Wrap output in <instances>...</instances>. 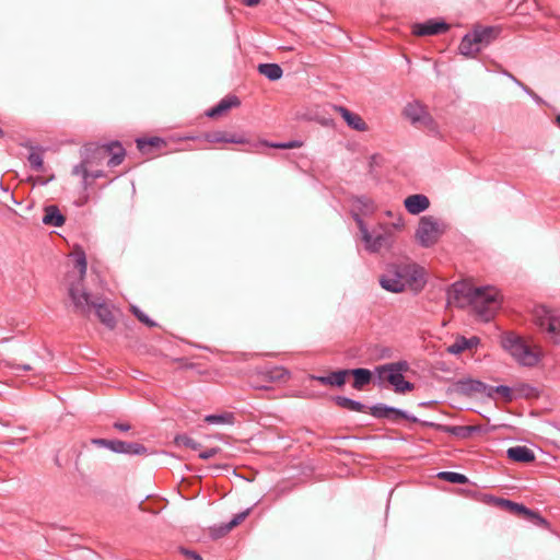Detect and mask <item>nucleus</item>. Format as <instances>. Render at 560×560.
I'll return each mask as SVG.
<instances>
[{"label": "nucleus", "instance_id": "f257e3e1", "mask_svg": "<svg viewBox=\"0 0 560 560\" xmlns=\"http://www.w3.org/2000/svg\"><path fill=\"white\" fill-rule=\"evenodd\" d=\"M447 294L448 300L459 306L470 304L483 322L491 320L500 307L499 294L494 288H474L464 281H457L451 285Z\"/></svg>", "mask_w": 560, "mask_h": 560}, {"label": "nucleus", "instance_id": "f03ea898", "mask_svg": "<svg viewBox=\"0 0 560 560\" xmlns=\"http://www.w3.org/2000/svg\"><path fill=\"white\" fill-rule=\"evenodd\" d=\"M378 282L387 292L401 293L410 290L418 294L427 284L425 270L412 261L390 262L386 265Z\"/></svg>", "mask_w": 560, "mask_h": 560}, {"label": "nucleus", "instance_id": "7ed1b4c3", "mask_svg": "<svg viewBox=\"0 0 560 560\" xmlns=\"http://www.w3.org/2000/svg\"><path fill=\"white\" fill-rule=\"evenodd\" d=\"M501 346L523 366L532 368L539 362V354L533 351L524 339L515 332L503 334Z\"/></svg>", "mask_w": 560, "mask_h": 560}, {"label": "nucleus", "instance_id": "20e7f679", "mask_svg": "<svg viewBox=\"0 0 560 560\" xmlns=\"http://www.w3.org/2000/svg\"><path fill=\"white\" fill-rule=\"evenodd\" d=\"M500 34L497 26H476L471 32L467 33L459 44L462 55L472 57L480 51L481 46L492 43Z\"/></svg>", "mask_w": 560, "mask_h": 560}, {"label": "nucleus", "instance_id": "39448f33", "mask_svg": "<svg viewBox=\"0 0 560 560\" xmlns=\"http://www.w3.org/2000/svg\"><path fill=\"white\" fill-rule=\"evenodd\" d=\"M352 219L358 225L361 234V240L364 243V247L369 253H377L383 247H390L393 244V235L390 233H380L374 235L371 233L359 213H353Z\"/></svg>", "mask_w": 560, "mask_h": 560}, {"label": "nucleus", "instance_id": "423d86ee", "mask_svg": "<svg viewBox=\"0 0 560 560\" xmlns=\"http://www.w3.org/2000/svg\"><path fill=\"white\" fill-rule=\"evenodd\" d=\"M535 320L555 342H560V311L539 306L535 310Z\"/></svg>", "mask_w": 560, "mask_h": 560}, {"label": "nucleus", "instance_id": "0eeeda50", "mask_svg": "<svg viewBox=\"0 0 560 560\" xmlns=\"http://www.w3.org/2000/svg\"><path fill=\"white\" fill-rule=\"evenodd\" d=\"M91 443L98 447L108 448L116 454L130 456H141L148 454V448L143 444L137 442H125L121 440L95 438L91 440Z\"/></svg>", "mask_w": 560, "mask_h": 560}, {"label": "nucleus", "instance_id": "6e6552de", "mask_svg": "<svg viewBox=\"0 0 560 560\" xmlns=\"http://www.w3.org/2000/svg\"><path fill=\"white\" fill-rule=\"evenodd\" d=\"M442 233L439 221L432 215H424L419 221L416 238L422 247L428 248L438 242Z\"/></svg>", "mask_w": 560, "mask_h": 560}, {"label": "nucleus", "instance_id": "1a4fd4ad", "mask_svg": "<svg viewBox=\"0 0 560 560\" xmlns=\"http://www.w3.org/2000/svg\"><path fill=\"white\" fill-rule=\"evenodd\" d=\"M369 412L372 417H374L376 419L388 420L393 423H398L399 420H401V419L413 422V423H419V424H421V421H422L419 418H417L416 416L409 413L408 411H406L404 409L388 406L383 402H377V404L371 406L369 408Z\"/></svg>", "mask_w": 560, "mask_h": 560}, {"label": "nucleus", "instance_id": "9d476101", "mask_svg": "<svg viewBox=\"0 0 560 560\" xmlns=\"http://www.w3.org/2000/svg\"><path fill=\"white\" fill-rule=\"evenodd\" d=\"M409 370L410 364L406 360H400L377 365L374 372L381 382L386 381L394 387L400 380L405 378L404 374Z\"/></svg>", "mask_w": 560, "mask_h": 560}, {"label": "nucleus", "instance_id": "9b49d317", "mask_svg": "<svg viewBox=\"0 0 560 560\" xmlns=\"http://www.w3.org/2000/svg\"><path fill=\"white\" fill-rule=\"evenodd\" d=\"M409 370L410 364L406 360H400L377 365L374 372L381 382L386 381L394 387L400 380L405 378L404 374Z\"/></svg>", "mask_w": 560, "mask_h": 560}, {"label": "nucleus", "instance_id": "f8f14e48", "mask_svg": "<svg viewBox=\"0 0 560 560\" xmlns=\"http://www.w3.org/2000/svg\"><path fill=\"white\" fill-rule=\"evenodd\" d=\"M404 115L412 125H422L429 129L436 127L433 117L419 101L408 103L404 108Z\"/></svg>", "mask_w": 560, "mask_h": 560}, {"label": "nucleus", "instance_id": "ddd939ff", "mask_svg": "<svg viewBox=\"0 0 560 560\" xmlns=\"http://www.w3.org/2000/svg\"><path fill=\"white\" fill-rule=\"evenodd\" d=\"M482 502L489 505H493L503 510H506L513 514L526 516L534 515V511L528 509L522 503H516L511 500L504 498H498L491 494H485L482 498Z\"/></svg>", "mask_w": 560, "mask_h": 560}, {"label": "nucleus", "instance_id": "4468645a", "mask_svg": "<svg viewBox=\"0 0 560 560\" xmlns=\"http://www.w3.org/2000/svg\"><path fill=\"white\" fill-rule=\"evenodd\" d=\"M421 425L452 434L459 439H469L472 433L480 431V428L476 425H446L432 421H421Z\"/></svg>", "mask_w": 560, "mask_h": 560}, {"label": "nucleus", "instance_id": "2eb2a0df", "mask_svg": "<svg viewBox=\"0 0 560 560\" xmlns=\"http://www.w3.org/2000/svg\"><path fill=\"white\" fill-rule=\"evenodd\" d=\"M450 25L443 20L430 19L412 25V33L417 36H432L447 32Z\"/></svg>", "mask_w": 560, "mask_h": 560}, {"label": "nucleus", "instance_id": "dca6fc26", "mask_svg": "<svg viewBox=\"0 0 560 560\" xmlns=\"http://www.w3.org/2000/svg\"><path fill=\"white\" fill-rule=\"evenodd\" d=\"M69 296L73 303L75 312L82 315H88L91 312L93 304H95V302L91 301L90 294L85 290L80 289L74 284L69 288Z\"/></svg>", "mask_w": 560, "mask_h": 560}, {"label": "nucleus", "instance_id": "f3484780", "mask_svg": "<svg viewBox=\"0 0 560 560\" xmlns=\"http://www.w3.org/2000/svg\"><path fill=\"white\" fill-rule=\"evenodd\" d=\"M100 145L104 150L105 158L110 156L107 161L109 167H116L124 162L126 150L119 141H110Z\"/></svg>", "mask_w": 560, "mask_h": 560}, {"label": "nucleus", "instance_id": "a211bd4d", "mask_svg": "<svg viewBox=\"0 0 560 560\" xmlns=\"http://www.w3.org/2000/svg\"><path fill=\"white\" fill-rule=\"evenodd\" d=\"M457 390L466 396L481 394L488 397L489 385L474 378H464L457 382Z\"/></svg>", "mask_w": 560, "mask_h": 560}, {"label": "nucleus", "instance_id": "6ab92c4d", "mask_svg": "<svg viewBox=\"0 0 560 560\" xmlns=\"http://www.w3.org/2000/svg\"><path fill=\"white\" fill-rule=\"evenodd\" d=\"M348 377V369H341L330 372L327 375H312L313 381L318 382L322 385L332 386L341 388L346 384Z\"/></svg>", "mask_w": 560, "mask_h": 560}, {"label": "nucleus", "instance_id": "aec40b11", "mask_svg": "<svg viewBox=\"0 0 560 560\" xmlns=\"http://www.w3.org/2000/svg\"><path fill=\"white\" fill-rule=\"evenodd\" d=\"M81 159L85 161L89 166L100 165L105 160L104 150L97 143H88L83 145L80 151Z\"/></svg>", "mask_w": 560, "mask_h": 560}, {"label": "nucleus", "instance_id": "412c9836", "mask_svg": "<svg viewBox=\"0 0 560 560\" xmlns=\"http://www.w3.org/2000/svg\"><path fill=\"white\" fill-rule=\"evenodd\" d=\"M404 206L410 214H419L430 207V200L425 195L415 194L404 200Z\"/></svg>", "mask_w": 560, "mask_h": 560}, {"label": "nucleus", "instance_id": "4be33fe9", "mask_svg": "<svg viewBox=\"0 0 560 560\" xmlns=\"http://www.w3.org/2000/svg\"><path fill=\"white\" fill-rule=\"evenodd\" d=\"M348 376L353 377V382L351 384L352 388L355 390H362L372 382L373 373L365 368H355L348 369Z\"/></svg>", "mask_w": 560, "mask_h": 560}, {"label": "nucleus", "instance_id": "5701e85b", "mask_svg": "<svg viewBox=\"0 0 560 560\" xmlns=\"http://www.w3.org/2000/svg\"><path fill=\"white\" fill-rule=\"evenodd\" d=\"M335 109L341 115L348 127L357 131L368 130V125L360 115L352 113L343 106H335Z\"/></svg>", "mask_w": 560, "mask_h": 560}, {"label": "nucleus", "instance_id": "b1692460", "mask_svg": "<svg viewBox=\"0 0 560 560\" xmlns=\"http://www.w3.org/2000/svg\"><path fill=\"white\" fill-rule=\"evenodd\" d=\"M44 212L43 224L54 228H60L65 224L66 218L56 205L45 206Z\"/></svg>", "mask_w": 560, "mask_h": 560}, {"label": "nucleus", "instance_id": "393cba45", "mask_svg": "<svg viewBox=\"0 0 560 560\" xmlns=\"http://www.w3.org/2000/svg\"><path fill=\"white\" fill-rule=\"evenodd\" d=\"M202 138L211 143L225 142V143H246V139L236 135H229L224 131H211L202 135Z\"/></svg>", "mask_w": 560, "mask_h": 560}, {"label": "nucleus", "instance_id": "a878e982", "mask_svg": "<svg viewBox=\"0 0 560 560\" xmlns=\"http://www.w3.org/2000/svg\"><path fill=\"white\" fill-rule=\"evenodd\" d=\"M506 455L509 459L524 464L532 463L536 458L534 452L524 445H517L508 448Z\"/></svg>", "mask_w": 560, "mask_h": 560}, {"label": "nucleus", "instance_id": "bb28decb", "mask_svg": "<svg viewBox=\"0 0 560 560\" xmlns=\"http://www.w3.org/2000/svg\"><path fill=\"white\" fill-rule=\"evenodd\" d=\"M241 104L240 98L235 95L226 96L222 98L215 106L211 107L206 112L209 118H215L221 116L232 107H236Z\"/></svg>", "mask_w": 560, "mask_h": 560}, {"label": "nucleus", "instance_id": "cd10ccee", "mask_svg": "<svg viewBox=\"0 0 560 560\" xmlns=\"http://www.w3.org/2000/svg\"><path fill=\"white\" fill-rule=\"evenodd\" d=\"M93 307L95 308V314L97 318L101 320V323L105 325L108 329H114L116 326V318L110 307L105 303L97 302L93 304Z\"/></svg>", "mask_w": 560, "mask_h": 560}, {"label": "nucleus", "instance_id": "c85d7f7f", "mask_svg": "<svg viewBox=\"0 0 560 560\" xmlns=\"http://www.w3.org/2000/svg\"><path fill=\"white\" fill-rule=\"evenodd\" d=\"M480 340L478 337L474 336L470 338H465L464 336H459L456 338L454 343H452L447 351L452 354H459L467 349H472L479 345Z\"/></svg>", "mask_w": 560, "mask_h": 560}, {"label": "nucleus", "instance_id": "c756f323", "mask_svg": "<svg viewBox=\"0 0 560 560\" xmlns=\"http://www.w3.org/2000/svg\"><path fill=\"white\" fill-rule=\"evenodd\" d=\"M332 401L338 407L350 410V411L363 412L366 409V406L364 404H362L361 401L354 400L352 398L341 396V395L334 396Z\"/></svg>", "mask_w": 560, "mask_h": 560}, {"label": "nucleus", "instance_id": "7c9ffc66", "mask_svg": "<svg viewBox=\"0 0 560 560\" xmlns=\"http://www.w3.org/2000/svg\"><path fill=\"white\" fill-rule=\"evenodd\" d=\"M351 201L357 208V211H352L351 215L353 213H359L360 215H366L369 213H372L374 211V203L372 199H370L366 196H353L351 197Z\"/></svg>", "mask_w": 560, "mask_h": 560}, {"label": "nucleus", "instance_id": "2f4dec72", "mask_svg": "<svg viewBox=\"0 0 560 560\" xmlns=\"http://www.w3.org/2000/svg\"><path fill=\"white\" fill-rule=\"evenodd\" d=\"M257 69L270 81H277L283 75V70L278 63H259Z\"/></svg>", "mask_w": 560, "mask_h": 560}, {"label": "nucleus", "instance_id": "473e14b6", "mask_svg": "<svg viewBox=\"0 0 560 560\" xmlns=\"http://www.w3.org/2000/svg\"><path fill=\"white\" fill-rule=\"evenodd\" d=\"M205 422H207L208 424H234L235 415L230 411L207 415L205 417Z\"/></svg>", "mask_w": 560, "mask_h": 560}, {"label": "nucleus", "instance_id": "72a5a7b5", "mask_svg": "<svg viewBox=\"0 0 560 560\" xmlns=\"http://www.w3.org/2000/svg\"><path fill=\"white\" fill-rule=\"evenodd\" d=\"M495 394L502 396L505 399V401H512L514 399L513 390L508 385H489L488 398H494Z\"/></svg>", "mask_w": 560, "mask_h": 560}, {"label": "nucleus", "instance_id": "f704fd0d", "mask_svg": "<svg viewBox=\"0 0 560 560\" xmlns=\"http://www.w3.org/2000/svg\"><path fill=\"white\" fill-rule=\"evenodd\" d=\"M438 477L442 480L456 485H464L468 482V478L465 475L455 471H441L438 474Z\"/></svg>", "mask_w": 560, "mask_h": 560}, {"label": "nucleus", "instance_id": "c9c22d12", "mask_svg": "<svg viewBox=\"0 0 560 560\" xmlns=\"http://www.w3.org/2000/svg\"><path fill=\"white\" fill-rule=\"evenodd\" d=\"M301 142L298 140H292L288 142H268V141H259L255 144L256 148L265 147V148H275V149H294L301 147Z\"/></svg>", "mask_w": 560, "mask_h": 560}, {"label": "nucleus", "instance_id": "e433bc0d", "mask_svg": "<svg viewBox=\"0 0 560 560\" xmlns=\"http://www.w3.org/2000/svg\"><path fill=\"white\" fill-rule=\"evenodd\" d=\"M27 161L30 163V166L36 171L39 172L43 168L44 160L43 154L39 149H32L27 156Z\"/></svg>", "mask_w": 560, "mask_h": 560}, {"label": "nucleus", "instance_id": "4c0bfd02", "mask_svg": "<svg viewBox=\"0 0 560 560\" xmlns=\"http://www.w3.org/2000/svg\"><path fill=\"white\" fill-rule=\"evenodd\" d=\"M175 443L177 446H184L192 451H197L201 447V444L199 442L188 436L187 434L176 435Z\"/></svg>", "mask_w": 560, "mask_h": 560}, {"label": "nucleus", "instance_id": "58836bf2", "mask_svg": "<svg viewBox=\"0 0 560 560\" xmlns=\"http://www.w3.org/2000/svg\"><path fill=\"white\" fill-rule=\"evenodd\" d=\"M74 256H75L74 264L80 272V281H82L86 273V267H88L86 256H85L84 250H82V249L77 250L74 253Z\"/></svg>", "mask_w": 560, "mask_h": 560}, {"label": "nucleus", "instance_id": "ea45409f", "mask_svg": "<svg viewBox=\"0 0 560 560\" xmlns=\"http://www.w3.org/2000/svg\"><path fill=\"white\" fill-rule=\"evenodd\" d=\"M137 142V148L141 151V152H144L145 148L147 147H160L161 144L164 143L163 139L162 138H159V137H151V138H139L136 140Z\"/></svg>", "mask_w": 560, "mask_h": 560}, {"label": "nucleus", "instance_id": "a19ab883", "mask_svg": "<svg viewBox=\"0 0 560 560\" xmlns=\"http://www.w3.org/2000/svg\"><path fill=\"white\" fill-rule=\"evenodd\" d=\"M130 311L139 322L147 325L148 327L158 326V324L153 319H151L144 312H142L138 306L132 305L130 307Z\"/></svg>", "mask_w": 560, "mask_h": 560}, {"label": "nucleus", "instance_id": "79ce46f5", "mask_svg": "<svg viewBox=\"0 0 560 560\" xmlns=\"http://www.w3.org/2000/svg\"><path fill=\"white\" fill-rule=\"evenodd\" d=\"M252 508L246 509L243 512H240L233 516V518L226 523L228 529H233L237 525H240L250 513Z\"/></svg>", "mask_w": 560, "mask_h": 560}, {"label": "nucleus", "instance_id": "37998d69", "mask_svg": "<svg viewBox=\"0 0 560 560\" xmlns=\"http://www.w3.org/2000/svg\"><path fill=\"white\" fill-rule=\"evenodd\" d=\"M415 388V384L409 382V381H406L405 378L404 380H400L395 386H394V392L396 394H405L407 392H411Z\"/></svg>", "mask_w": 560, "mask_h": 560}, {"label": "nucleus", "instance_id": "c03bdc74", "mask_svg": "<svg viewBox=\"0 0 560 560\" xmlns=\"http://www.w3.org/2000/svg\"><path fill=\"white\" fill-rule=\"evenodd\" d=\"M89 165L85 163V161L82 159L81 162L73 166L72 168V175L82 177H90V172L88 170Z\"/></svg>", "mask_w": 560, "mask_h": 560}, {"label": "nucleus", "instance_id": "a18cd8bd", "mask_svg": "<svg viewBox=\"0 0 560 560\" xmlns=\"http://www.w3.org/2000/svg\"><path fill=\"white\" fill-rule=\"evenodd\" d=\"M2 365L4 368L11 369V370H13L15 372H19V371L27 372V371H33L34 370L33 366L30 365V364H15L14 362L7 361V360L2 361Z\"/></svg>", "mask_w": 560, "mask_h": 560}, {"label": "nucleus", "instance_id": "49530a36", "mask_svg": "<svg viewBox=\"0 0 560 560\" xmlns=\"http://www.w3.org/2000/svg\"><path fill=\"white\" fill-rule=\"evenodd\" d=\"M526 520L534 523L536 526L539 527H548V522L545 517H542L538 512L534 511V515H526Z\"/></svg>", "mask_w": 560, "mask_h": 560}, {"label": "nucleus", "instance_id": "de8ad7c7", "mask_svg": "<svg viewBox=\"0 0 560 560\" xmlns=\"http://www.w3.org/2000/svg\"><path fill=\"white\" fill-rule=\"evenodd\" d=\"M528 96H530L535 103L538 105L544 104V100L537 95L530 88H528L526 84L522 83L520 86Z\"/></svg>", "mask_w": 560, "mask_h": 560}, {"label": "nucleus", "instance_id": "09e8293b", "mask_svg": "<svg viewBox=\"0 0 560 560\" xmlns=\"http://www.w3.org/2000/svg\"><path fill=\"white\" fill-rule=\"evenodd\" d=\"M231 529H228L226 523L220 525L219 527L212 528V536L214 538H220L225 536Z\"/></svg>", "mask_w": 560, "mask_h": 560}, {"label": "nucleus", "instance_id": "8fccbe9b", "mask_svg": "<svg viewBox=\"0 0 560 560\" xmlns=\"http://www.w3.org/2000/svg\"><path fill=\"white\" fill-rule=\"evenodd\" d=\"M219 451H220L219 447H211V448H208V450L201 452L199 454V457L201 459H209V458L213 457L214 455H217Z\"/></svg>", "mask_w": 560, "mask_h": 560}, {"label": "nucleus", "instance_id": "3c124183", "mask_svg": "<svg viewBox=\"0 0 560 560\" xmlns=\"http://www.w3.org/2000/svg\"><path fill=\"white\" fill-rule=\"evenodd\" d=\"M113 428L121 432H127L131 429V425L127 422L116 421L113 423Z\"/></svg>", "mask_w": 560, "mask_h": 560}, {"label": "nucleus", "instance_id": "603ef678", "mask_svg": "<svg viewBox=\"0 0 560 560\" xmlns=\"http://www.w3.org/2000/svg\"><path fill=\"white\" fill-rule=\"evenodd\" d=\"M182 552L190 560H202L201 556L194 550L182 548Z\"/></svg>", "mask_w": 560, "mask_h": 560}, {"label": "nucleus", "instance_id": "864d4df0", "mask_svg": "<svg viewBox=\"0 0 560 560\" xmlns=\"http://www.w3.org/2000/svg\"><path fill=\"white\" fill-rule=\"evenodd\" d=\"M381 156L378 154H372L369 160V172L373 173V170L376 165H378V160Z\"/></svg>", "mask_w": 560, "mask_h": 560}, {"label": "nucleus", "instance_id": "5fc2aeb1", "mask_svg": "<svg viewBox=\"0 0 560 560\" xmlns=\"http://www.w3.org/2000/svg\"><path fill=\"white\" fill-rule=\"evenodd\" d=\"M500 72L505 75L506 78H509L510 80H512L517 86H521L522 85V81H520L515 75H513L511 72H509L508 70L505 69H501Z\"/></svg>", "mask_w": 560, "mask_h": 560}, {"label": "nucleus", "instance_id": "6e6d98bb", "mask_svg": "<svg viewBox=\"0 0 560 560\" xmlns=\"http://www.w3.org/2000/svg\"><path fill=\"white\" fill-rule=\"evenodd\" d=\"M105 176H106V174L102 170L90 172V177L92 179H97V178H102V177H105Z\"/></svg>", "mask_w": 560, "mask_h": 560}, {"label": "nucleus", "instance_id": "4d7b16f0", "mask_svg": "<svg viewBox=\"0 0 560 560\" xmlns=\"http://www.w3.org/2000/svg\"><path fill=\"white\" fill-rule=\"evenodd\" d=\"M404 224H405V223H404V219L401 218V215H399V217L397 218V220H396L395 222H393V226H394V229H396V230H399V229L404 228Z\"/></svg>", "mask_w": 560, "mask_h": 560}, {"label": "nucleus", "instance_id": "13d9d810", "mask_svg": "<svg viewBox=\"0 0 560 560\" xmlns=\"http://www.w3.org/2000/svg\"><path fill=\"white\" fill-rule=\"evenodd\" d=\"M260 2V0H242V3L247 7H255Z\"/></svg>", "mask_w": 560, "mask_h": 560}, {"label": "nucleus", "instance_id": "bf43d9fd", "mask_svg": "<svg viewBox=\"0 0 560 560\" xmlns=\"http://www.w3.org/2000/svg\"><path fill=\"white\" fill-rule=\"evenodd\" d=\"M436 405L435 400L421 401L418 404L419 407H430Z\"/></svg>", "mask_w": 560, "mask_h": 560}, {"label": "nucleus", "instance_id": "052dcab7", "mask_svg": "<svg viewBox=\"0 0 560 560\" xmlns=\"http://www.w3.org/2000/svg\"><path fill=\"white\" fill-rule=\"evenodd\" d=\"M90 177H82V187L83 189H88L91 186V183L89 182Z\"/></svg>", "mask_w": 560, "mask_h": 560}, {"label": "nucleus", "instance_id": "680f3d73", "mask_svg": "<svg viewBox=\"0 0 560 560\" xmlns=\"http://www.w3.org/2000/svg\"><path fill=\"white\" fill-rule=\"evenodd\" d=\"M282 372H283V370H282V369L277 370V374H276V375H272L271 377H272V378H280V377L282 376Z\"/></svg>", "mask_w": 560, "mask_h": 560}, {"label": "nucleus", "instance_id": "e2e57ef3", "mask_svg": "<svg viewBox=\"0 0 560 560\" xmlns=\"http://www.w3.org/2000/svg\"><path fill=\"white\" fill-rule=\"evenodd\" d=\"M556 125L560 128V114L556 116Z\"/></svg>", "mask_w": 560, "mask_h": 560}, {"label": "nucleus", "instance_id": "0e129e2a", "mask_svg": "<svg viewBox=\"0 0 560 560\" xmlns=\"http://www.w3.org/2000/svg\"><path fill=\"white\" fill-rule=\"evenodd\" d=\"M10 199L12 200L13 203L20 205V202L15 199L13 194L10 196Z\"/></svg>", "mask_w": 560, "mask_h": 560}, {"label": "nucleus", "instance_id": "69168bd1", "mask_svg": "<svg viewBox=\"0 0 560 560\" xmlns=\"http://www.w3.org/2000/svg\"><path fill=\"white\" fill-rule=\"evenodd\" d=\"M55 462L58 466H60L58 457H56Z\"/></svg>", "mask_w": 560, "mask_h": 560}, {"label": "nucleus", "instance_id": "338daca9", "mask_svg": "<svg viewBox=\"0 0 560 560\" xmlns=\"http://www.w3.org/2000/svg\"><path fill=\"white\" fill-rule=\"evenodd\" d=\"M4 135L3 130L0 128V137Z\"/></svg>", "mask_w": 560, "mask_h": 560}]
</instances>
